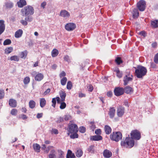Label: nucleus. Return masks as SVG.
Segmentation results:
<instances>
[{
	"instance_id": "nucleus-1",
	"label": "nucleus",
	"mask_w": 158,
	"mask_h": 158,
	"mask_svg": "<svg viewBox=\"0 0 158 158\" xmlns=\"http://www.w3.org/2000/svg\"><path fill=\"white\" fill-rule=\"evenodd\" d=\"M121 144L122 146L124 148H131L134 145V140L130 137H127L125 139H123L121 141Z\"/></svg>"
},
{
	"instance_id": "nucleus-2",
	"label": "nucleus",
	"mask_w": 158,
	"mask_h": 158,
	"mask_svg": "<svg viewBox=\"0 0 158 158\" xmlns=\"http://www.w3.org/2000/svg\"><path fill=\"white\" fill-rule=\"evenodd\" d=\"M147 72V70L145 67L141 65H139L135 69V74L137 78H140L145 76Z\"/></svg>"
},
{
	"instance_id": "nucleus-3",
	"label": "nucleus",
	"mask_w": 158,
	"mask_h": 158,
	"mask_svg": "<svg viewBox=\"0 0 158 158\" xmlns=\"http://www.w3.org/2000/svg\"><path fill=\"white\" fill-rule=\"evenodd\" d=\"M122 138V133L119 132H113L110 136V138L111 140L118 142Z\"/></svg>"
},
{
	"instance_id": "nucleus-4",
	"label": "nucleus",
	"mask_w": 158,
	"mask_h": 158,
	"mask_svg": "<svg viewBox=\"0 0 158 158\" xmlns=\"http://www.w3.org/2000/svg\"><path fill=\"white\" fill-rule=\"evenodd\" d=\"M131 137L133 140H139L141 138V133L139 131L137 130H132L130 133Z\"/></svg>"
},
{
	"instance_id": "nucleus-5",
	"label": "nucleus",
	"mask_w": 158,
	"mask_h": 158,
	"mask_svg": "<svg viewBox=\"0 0 158 158\" xmlns=\"http://www.w3.org/2000/svg\"><path fill=\"white\" fill-rule=\"evenodd\" d=\"M25 15H32L34 13L33 8L31 6H27L24 8Z\"/></svg>"
},
{
	"instance_id": "nucleus-6",
	"label": "nucleus",
	"mask_w": 158,
	"mask_h": 158,
	"mask_svg": "<svg viewBox=\"0 0 158 158\" xmlns=\"http://www.w3.org/2000/svg\"><path fill=\"white\" fill-rule=\"evenodd\" d=\"M68 127L69 132L68 133V135H69L70 133L72 134L78 132V127L76 124H71L69 125Z\"/></svg>"
},
{
	"instance_id": "nucleus-7",
	"label": "nucleus",
	"mask_w": 158,
	"mask_h": 158,
	"mask_svg": "<svg viewBox=\"0 0 158 158\" xmlns=\"http://www.w3.org/2000/svg\"><path fill=\"white\" fill-rule=\"evenodd\" d=\"M146 5V2L144 0H140L138 2L137 6L139 11H143L145 9Z\"/></svg>"
},
{
	"instance_id": "nucleus-8",
	"label": "nucleus",
	"mask_w": 158,
	"mask_h": 158,
	"mask_svg": "<svg viewBox=\"0 0 158 158\" xmlns=\"http://www.w3.org/2000/svg\"><path fill=\"white\" fill-rule=\"evenodd\" d=\"M31 15H25V20L22 19L20 21V23L21 24L23 25L26 26L27 25V22H31L33 20V17Z\"/></svg>"
},
{
	"instance_id": "nucleus-9",
	"label": "nucleus",
	"mask_w": 158,
	"mask_h": 158,
	"mask_svg": "<svg viewBox=\"0 0 158 158\" xmlns=\"http://www.w3.org/2000/svg\"><path fill=\"white\" fill-rule=\"evenodd\" d=\"M124 89L120 87L115 88L114 90V95L117 96L123 95L124 93Z\"/></svg>"
},
{
	"instance_id": "nucleus-10",
	"label": "nucleus",
	"mask_w": 158,
	"mask_h": 158,
	"mask_svg": "<svg viewBox=\"0 0 158 158\" xmlns=\"http://www.w3.org/2000/svg\"><path fill=\"white\" fill-rule=\"evenodd\" d=\"M76 27V24L72 23H67L65 25V29L68 31L73 30Z\"/></svg>"
},
{
	"instance_id": "nucleus-11",
	"label": "nucleus",
	"mask_w": 158,
	"mask_h": 158,
	"mask_svg": "<svg viewBox=\"0 0 158 158\" xmlns=\"http://www.w3.org/2000/svg\"><path fill=\"white\" fill-rule=\"evenodd\" d=\"M124 108L122 106H120L117 110V115L119 117H121L124 113Z\"/></svg>"
},
{
	"instance_id": "nucleus-12",
	"label": "nucleus",
	"mask_w": 158,
	"mask_h": 158,
	"mask_svg": "<svg viewBox=\"0 0 158 158\" xmlns=\"http://www.w3.org/2000/svg\"><path fill=\"white\" fill-rule=\"evenodd\" d=\"M133 76L132 75L130 77H128L127 75H126L123 78L124 85H127L128 83L132 81L133 80Z\"/></svg>"
},
{
	"instance_id": "nucleus-13",
	"label": "nucleus",
	"mask_w": 158,
	"mask_h": 158,
	"mask_svg": "<svg viewBox=\"0 0 158 158\" xmlns=\"http://www.w3.org/2000/svg\"><path fill=\"white\" fill-rule=\"evenodd\" d=\"M112 152L108 149L105 150L103 152V156L106 158H109L112 156Z\"/></svg>"
},
{
	"instance_id": "nucleus-14",
	"label": "nucleus",
	"mask_w": 158,
	"mask_h": 158,
	"mask_svg": "<svg viewBox=\"0 0 158 158\" xmlns=\"http://www.w3.org/2000/svg\"><path fill=\"white\" fill-rule=\"evenodd\" d=\"M115 109L114 107H110L108 112V114L110 117L111 118H113L115 114Z\"/></svg>"
},
{
	"instance_id": "nucleus-15",
	"label": "nucleus",
	"mask_w": 158,
	"mask_h": 158,
	"mask_svg": "<svg viewBox=\"0 0 158 158\" xmlns=\"http://www.w3.org/2000/svg\"><path fill=\"white\" fill-rule=\"evenodd\" d=\"M60 16L64 18H69L70 16V14L67 10H63L60 12Z\"/></svg>"
},
{
	"instance_id": "nucleus-16",
	"label": "nucleus",
	"mask_w": 158,
	"mask_h": 158,
	"mask_svg": "<svg viewBox=\"0 0 158 158\" xmlns=\"http://www.w3.org/2000/svg\"><path fill=\"white\" fill-rule=\"evenodd\" d=\"M9 104L12 107H15L17 105V102L14 99H10L9 101Z\"/></svg>"
},
{
	"instance_id": "nucleus-17",
	"label": "nucleus",
	"mask_w": 158,
	"mask_h": 158,
	"mask_svg": "<svg viewBox=\"0 0 158 158\" xmlns=\"http://www.w3.org/2000/svg\"><path fill=\"white\" fill-rule=\"evenodd\" d=\"M44 77V76L42 73H38L35 75V79L36 81H40L43 79Z\"/></svg>"
},
{
	"instance_id": "nucleus-18",
	"label": "nucleus",
	"mask_w": 158,
	"mask_h": 158,
	"mask_svg": "<svg viewBox=\"0 0 158 158\" xmlns=\"http://www.w3.org/2000/svg\"><path fill=\"white\" fill-rule=\"evenodd\" d=\"M4 6L6 9H10L14 6V3L12 2L9 1L5 3Z\"/></svg>"
},
{
	"instance_id": "nucleus-19",
	"label": "nucleus",
	"mask_w": 158,
	"mask_h": 158,
	"mask_svg": "<svg viewBox=\"0 0 158 158\" xmlns=\"http://www.w3.org/2000/svg\"><path fill=\"white\" fill-rule=\"evenodd\" d=\"M17 5L19 8H22L27 5V2L25 0H19L17 2Z\"/></svg>"
},
{
	"instance_id": "nucleus-20",
	"label": "nucleus",
	"mask_w": 158,
	"mask_h": 158,
	"mask_svg": "<svg viewBox=\"0 0 158 158\" xmlns=\"http://www.w3.org/2000/svg\"><path fill=\"white\" fill-rule=\"evenodd\" d=\"M102 137L100 135H95L90 137V139L93 141H98L102 140Z\"/></svg>"
},
{
	"instance_id": "nucleus-21",
	"label": "nucleus",
	"mask_w": 158,
	"mask_h": 158,
	"mask_svg": "<svg viewBox=\"0 0 158 158\" xmlns=\"http://www.w3.org/2000/svg\"><path fill=\"white\" fill-rule=\"evenodd\" d=\"M3 20H0V35L3 32L5 29V25Z\"/></svg>"
},
{
	"instance_id": "nucleus-22",
	"label": "nucleus",
	"mask_w": 158,
	"mask_h": 158,
	"mask_svg": "<svg viewBox=\"0 0 158 158\" xmlns=\"http://www.w3.org/2000/svg\"><path fill=\"white\" fill-rule=\"evenodd\" d=\"M59 95L61 99V102L65 101V98L66 96L65 92L63 90H61L59 92Z\"/></svg>"
},
{
	"instance_id": "nucleus-23",
	"label": "nucleus",
	"mask_w": 158,
	"mask_h": 158,
	"mask_svg": "<svg viewBox=\"0 0 158 158\" xmlns=\"http://www.w3.org/2000/svg\"><path fill=\"white\" fill-rule=\"evenodd\" d=\"M124 89V91L125 93L127 94H129L133 92L134 89L131 87L129 86H126Z\"/></svg>"
},
{
	"instance_id": "nucleus-24",
	"label": "nucleus",
	"mask_w": 158,
	"mask_h": 158,
	"mask_svg": "<svg viewBox=\"0 0 158 158\" xmlns=\"http://www.w3.org/2000/svg\"><path fill=\"white\" fill-rule=\"evenodd\" d=\"M104 130L106 135H109L111 132L112 129L108 125L105 126Z\"/></svg>"
},
{
	"instance_id": "nucleus-25",
	"label": "nucleus",
	"mask_w": 158,
	"mask_h": 158,
	"mask_svg": "<svg viewBox=\"0 0 158 158\" xmlns=\"http://www.w3.org/2000/svg\"><path fill=\"white\" fill-rule=\"evenodd\" d=\"M23 33V31L22 29H19L16 31L15 34V36L16 38H19L21 37Z\"/></svg>"
},
{
	"instance_id": "nucleus-26",
	"label": "nucleus",
	"mask_w": 158,
	"mask_h": 158,
	"mask_svg": "<svg viewBox=\"0 0 158 158\" xmlns=\"http://www.w3.org/2000/svg\"><path fill=\"white\" fill-rule=\"evenodd\" d=\"M56 151L55 150L52 149L48 155L49 158H56Z\"/></svg>"
},
{
	"instance_id": "nucleus-27",
	"label": "nucleus",
	"mask_w": 158,
	"mask_h": 158,
	"mask_svg": "<svg viewBox=\"0 0 158 158\" xmlns=\"http://www.w3.org/2000/svg\"><path fill=\"white\" fill-rule=\"evenodd\" d=\"M33 148L35 151L37 152H39L40 151V147L37 143H34L33 144Z\"/></svg>"
},
{
	"instance_id": "nucleus-28",
	"label": "nucleus",
	"mask_w": 158,
	"mask_h": 158,
	"mask_svg": "<svg viewBox=\"0 0 158 158\" xmlns=\"http://www.w3.org/2000/svg\"><path fill=\"white\" fill-rule=\"evenodd\" d=\"M46 101L45 99L44 98H41L40 100V106L42 108L44 107L46 105Z\"/></svg>"
},
{
	"instance_id": "nucleus-29",
	"label": "nucleus",
	"mask_w": 158,
	"mask_h": 158,
	"mask_svg": "<svg viewBox=\"0 0 158 158\" xmlns=\"http://www.w3.org/2000/svg\"><path fill=\"white\" fill-rule=\"evenodd\" d=\"M139 12L138 10L136 9H134L133 10V17L134 19L137 18L139 16Z\"/></svg>"
},
{
	"instance_id": "nucleus-30",
	"label": "nucleus",
	"mask_w": 158,
	"mask_h": 158,
	"mask_svg": "<svg viewBox=\"0 0 158 158\" xmlns=\"http://www.w3.org/2000/svg\"><path fill=\"white\" fill-rule=\"evenodd\" d=\"M36 103L33 100L30 101L29 102V106L30 108L33 109L35 106Z\"/></svg>"
},
{
	"instance_id": "nucleus-31",
	"label": "nucleus",
	"mask_w": 158,
	"mask_h": 158,
	"mask_svg": "<svg viewBox=\"0 0 158 158\" xmlns=\"http://www.w3.org/2000/svg\"><path fill=\"white\" fill-rule=\"evenodd\" d=\"M58 50L56 49H54L52 51V57H55L58 55Z\"/></svg>"
},
{
	"instance_id": "nucleus-32",
	"label": "nucleus",
	"mask_w": 158,
	"mask_h": 158,
	"mask_svg": "<svg viewBox=\"0 0 158 158\" xmlns=\"http://www.w3.org/2000/svg\"><path fill=\"white\" fill-rule=\"evenodd\" d=\"M115 62L118 65H120L123 63V61L121 58L119 57H117L116 58L115 60Z\"/></svg>"
},
{
	"instance_id": "nucleus-33",
	"label": "nucleus",
	"mask_w": 158,
	"mask_h": 158,
	"mask_svg": "<svg viewBox=\"0 0 158 158\" xmlns=\"http://www.w3.org/2000/svg\"><path fill=\"white\" fill-rule=\"evenodd\" d=\"M13 48L12 47H10L6 48L5 50V53L6 54H9L13 51Z\"/></svg>"
},
{
	"instance_id": "nucleus-34",
	"label": "nucleus",
	"mask_w": 158,
	"mask_h": 158,
	"mask_svg": "<svg viewBox=\"0 0 158 158\" xmlns=\"http://www.w3.org/2000/svg\"><path fill=\"white\" fill-rule=\"evenodd\" d=\"M83 151L82 150L79 149H78L76 152V156L78 157H80L82 156L83 155Z\"/></svg>"
},
{
	"instance_id": "nucleus-35",
	"label": "nucleus",
	"mask_w": 158,
	"mask_h": 158,
	"mask_svg": "<svg viewBox=\"0 0 158 158\" xmlns=\"http://www.w3.org/2000/svg\"><path fill=\"white\" fill-rule=\"evenodd\" d=\"M67 80V79L66 77H63L60 80L61 84L63 86L65 85H66Z\"/></svg>"
},
{
	"instance_id": "nucleus-36",
	"label": "nucleus",
	"mask_w": 158,
	"mask_h": 158,
	"mask_svg": "<svg viewBox=\"0 0 158 158\" xmlns=\"http://www.w3.org/2000/svg\"><path fill=\"white\" fill-rule=\"evenodd\" d=\"M152 26L154 28H156L158 27V20H155L152 21L151 22Z\"/></svg>"
},
{
	"instance_id": "nucleus-37",
	"label": "nucleus",
	"mask_w": 158,
	"mask_h": 158,
	"mask_svg": "<svg viewBox=\"0 0 158 158\" xmlns=\"http://www.w3.org/2000/svg\"><path fill=\"white\" fill-rule=\"evenodd\" d=\"M30 81V78L28 77H25L23 80V82L25 85L28 84Z\"/></svg>"
},
{
	"instance_id": "nucleus-38",
	"label": "nucleus",
	"mask_w": 158,
	"mask_h": 158,
	"mask_svg": "<svg viewBox=\"0 0 158 158\" xmlns=\"http://www.w3.org/2000/svg\"><path fill=\"white\" fill-rule=\"evenodd\" d=\"M27 52L26 50L21 52L20 55L21 58H23L24 57L25 58L27 55Z\"/></svg>"
},
{
	"instance_id": "nucleus-39",
	"label": "nucleus",
	"mask_w": 158,
	"mask_h": 158,
	"mask_svg": "<svg viewBox=\"0 0 158 158\" xmlns=\"http://www.w3.org/2000/svg\"><path fill=\"white\" fill-rule=\"evenodd\" d=\"M94 145H91L88 148V151L89 152L91 153H94Z\"/></svg>"
},
{
	"instance_id": "nucleus-40",
	"label": "nucleus",
	"mask_w": 158,
	"mask_h": 158,
	"mask_svg": "<svg viewBox=\"0 0 158 158\" xmlns=\"http://www.w3.org/2000/svg\"><path fill=\"white\" fill-rule=\"evenodd\" d=\"M115 71L116 73L117 76L119 78L122 77V73L118 69L116 70Z\"/></svg>"
},
{
	"instance_id": "nucleus-41",
	"label": "nucleus",
	"mask_w": 158,
	"mask_h": 158,
	"mask_svg": "<svg viewBox=\"0 0 158 158\" xmlns=\"http://www.w3.org/2000/svg\"><path fill=\"white\" fill-rule=\"evenodd\" d=\"M67 153L70 157V158H75V156L74 154L72 153V151L71 150L69 149L68 150Z\"/></svg>"
},
{
	"instance_id": "nucleus-42",
	"label": "nucleus",
	"mask_w": 158,
	"mask_h": 158,
	"mask_svg": "<svg viewBox=\"0 0 158 158\" xmlns=\"http://www.w3.org/2000/svg\"><path fill=\"white\" fill-rule=\"evenodd\" d=\"M73 87L72 83L71 81H69L67 83L66 88L69 90L71 89Z\"/></svg>"
},
{
	"instance_id": "nucleus-43",
	"label": "nucleus",
	"mask_w": 158,
	"mask_h": 158,
	"mask_svg": "<svg viewBox=\"0 0 158 158\" xmlns=\"http://www.w3.org/2000/svg\"><path fill=\"white\" fill-rule=\"evenodd\" d=\"M10 59L11 60H14L17 61L19 60V57L17 56H11Z\"/></svg>"
},
{
	"instance_id": "nucleus-44",
	"label": "nucleus",
	"mask_w": 158,
	"mask_h": 158,
	"mask_svg": "<svg viewBox=\"0 0 158 158\" xmlns=\"http://www.w3.org/2000/svg\"><path fill=\"white\" fill-rule=\"evenodd\" d=\"M77 132H74L72 133L73 134H71L70 135V137L71 139H74L75 138H77L78 137V135L77 134Z\"/></svg>"
},
{
	"instance_id": "nucleus-45",
	"label": "nucleus",
	"mask_w": 158,
	"mask_h": 158,
	"mask_svg": "<svg viewBox=\"0 0 158 158\" xmlns=\"http://www.w3.org/2000/svg\"><path fill=\"white\" fill-rule=\"evenodd\" d=\"M11 43V40L9 39L6 40L3 42V44L4 45H9Z\"/></svg>"
},
{
	"instance_id": "nucleus-46",
	"label": "nucleus",
	"mask_w": 158,
	"mask_h": 158,
	"mask_svg": "<svg viewBox=\"0 0 158 158\" xmlns=\"http://www.w3.org/2000/svg\"><path fill=\"white\" fill-rule=\"evenodd\" d=\"M61 102L60 103V108L61 109H64L66 106V104L64 102Z\"/></svg>"
},
{
	"instance_id": "nucleus-47",
	"label": "nucleus",
	"mask_w": 158,
	"mask_h": 158,
	"mask_svg": "<svg viewBox=\"0 0 158 158\" xmlns=\"http://www.w3.org/2000/svg\"><path fill=\"white\" fill-rule=\"evenodd\" d=\"M79 131L81 133H84L86 131V128L83 126L81 127H79Z\"/></svg>"
},
{
	"instance_id": "nucleus-48",
	"label": "nucleus",
	"mask_w": 158,
	"mask_h": 158,
	"mask_svg": "<svg viewBox=\"0 0 158 158\" xmlns=\"http://www.w3.org/2000/svg\"><path fill=\"white\" fill-rule=\"evenodd\" d=\"M17 113V110L15 109H12L10 112V114L13 115H16Z\"/></svg>"
},
{
	"instance_id": "nucleus-49",
	"label": "nucleus",
	"mask_w": 158,
	"mask_h": 158,
	"mask_svg": "<svg viewBox=\"0 0 158 158\" xmlns=\"http://www.w3.org/2000/svg\"><path fill=\"white\" fill-rule=\"evenodd\" d=\"M154 61L155 63L156 64H158V52L155 56Z\"/></svg>"
},
{
	"instance_id": "nucleus-50",
	"label": "nucleus",
	"mask_w": 158,
	"mask_h": 158,
	"mask_svg": "<svg viewBox=\"0 0 158 158\" xmlns=\"http://www.w3.org/2000/svg\"><path fill=\"white\" fill-rule=\"evenodd\" d=\"M64 119L63 118L60 117L57 118L56 122L57 123H60L64 121Z\"/></svg>"
},
{
	"instance_id": "nucleus-51",
	"label": "nucleus",
	"mask_w": 158,
	"mask_h": 158,
	"mask_svg": "<svg viewBox=\"0 0 158 158\" xmlns=\"http://www.w3.org/2000/svg\"><path fill=\"white\" fill-rule=\"evenodd\" d=\"M4 92L3 90H0V99H2L4 97Z\"/></svg>"
},
{
	"instance_id": "nucleus-52",
	"label": "nucleus",
	"mask_w": 158,
	"mask_h": 158,
	"mask_svg": "<svg viewBox=\"0 0 158 158\" xmlns=\"http://www.w3.org/2000/svg\"><path fill=\"white\" fill-rule=\"evenodd\" d=\"M71 116L69 115H65L64 116V120H65V121H68L69 119H71Z\"/></svg>"
},
{
	"instance_id": "nucleus-53",
	"label": "nucleus",
	"mask_w": 158,
	"mask_h": 158,
	"mask_svg": "<svg viewBox=\"0 0 158 158\" xmlns=\"http://www.w3.org/2000/svg\"><path fill=\"white\" fill-rule=\"evenodd\" d=\"M52 106L54 108L55 107L56 104V100L55 98H53L52 99Z\"/></svg>"
},
{
	"instance_id": "nucleus-54",
	"label": "nucleus",
	"mask_w": 158,
	"mask_h": 158,
	"mask_svg": "<svg viewBox=\"0 0 158 158\" xmlns=\"http://www.w3.org/2000/svg\"><path fill=\"white\" fill-rule=\"evenodd\" d=\"M95 133L97 135H100L101 133V130L100 129H96L95 131Z\"/></svg>"
},
{
	"instance_id": "nucleus-55",
	"label": "nucleus",
	"mask_w": 158,
	"mask_h": 158,
	"mask_svg": "<svg viewBox=\"0 0 158 158\" xmlns=\"http://www.w3.org/2000/svg\"><path fill=\"white\" fill-rule=\"evenodd\" d=\"M50 91V88H48L46 91H45L43 94L44 96L47 95L48 94Z\"/></svg>"
},
{
	"instance_id": "nucleus-56",
	"label": "nucleus",
	"mask_w": 158,
	"mask_h": 158,
	"mask_svg": "<svg viewBox=\"0 0 158 158\" xmlns=\"http://www.w3.org/2000/svg\"><path fill=\"white\" fill-rule=\"evenodd\" d=\"M64 60L69 62L70 61V60L69 59V57L68 55H66L64 57Z\"/></svg>"
},
{
	"instance_id": "nucleus-57",
	"label": "nucleus",
	"mask_w": 158,
	"mask_h": 158,
	"mask_svg": "<svg viewBox=\"0 0 158 158\" xmlns=\"http://www.w3.org/2000/svg\"><path fill=\"white\" fill-rule=\"evenodd\" d=\"M139 34L145 37L146 35V33L144 31H141L139 33Z\"/></svg>"
},
{
	"instance_id": "nucleus-58",
	"label": "nucleus",
	"mask_w": 158,
	"mask_h": 158,
	"mask_svg": "<svg viewBox=\"0 0 158 158\" xmlns=\"http://www.w3.org/2000/svg\"><path fill=\"white\" fill-rule=\"evenodd\" d=\"M93 89H94L92 85H89V87H88V88L89 91L91 92L93 91Z\"/></svg>"
},
{
	"instance_id": "nucleus-59",
	"label": "nucleus",
	"mask_w": 158,
	"mask_h": 158,
	"mask_svg": "<svg viewBox=\"0 0 158 158\" xmlns=\"http://www.w3.org/2000/svg\"><path fill=\"white\" fill-rule=\"evenodd\" d=\"M113 94L111 91H109L106 93V95L109 97H111L112 96Z\"/></svg>"
},
{
	"instance_id": "nucleus-60",
	"label": "nucleus",
	"mask_w": 158,
	"mask_h": 158,
	"mask_svg": "<svg viewBox=\"0 0 158 158\" xmlns=\"http://www.w3.org/2000/svg\"><path fill=\"white\" fill-rule=\"evenodd\" d=\"M66 75V73L64 71H62L61 73L60 74L59 76L60 78L62 77H64Z\"/></svg>"
},
{
	"instance_id": "nucleus-61",
	"label": "nucleus",
	"mask_w": 158,
	"mask_h": 158,
	"mask_svg": "<svg viewBox=\"0 0 158 158\" xmlns=\"http://www.w3.org/2000/svg\"><path fill=\"white\" fill-rule=\"evenodd\" d=\"M46 5V2H43L41 5V6L42 7L43 9L45 8V6Z\"/></svg>"
},
{
	"instance_id": "nucleus-62",
	"label": "nucleus",
	"mask_w": 158,
	"mask_h": 158,
	"mask_svg": "<svg viewBox=\"0 0 158 158\" xmlns=\"http://www.w3.org/2000/svg\"><path fill=\"white\" fill-rule=\"evenodd\" d=\"M52 132L55 134H57L58 133V131L57 129H52Z\"/></svg>"
},
{
	"instance_id": "nucleus-63",
	"label": "nucleus",
	"mask_w": 158,
	"mask_h": 158,
	"mask_svg": "<svg viewBox=\"0 0 158 158\" xmlns=\"http://www.w3.org/2000/svg\"><path fill=\"white\" fill-rule=\"evenodd\" d=\"M21 118L23 120L26 119L27 118V116L25 114H22L21 115Z\"/></svg>"
},
{
	"instance_id": "nucleus-64",
	"label": "nucleus",
	"mask_w": 158,
	"mask_h": 158,
	"mask_svg": "<svg viewBox=\"0 0 158 158\" xmlns=\"http://www.w3.org/2000/svg\"><path fill=\"white\" fill-rule=\"evenodd\" d=\"M43 116V114L42 113H38L36 116V117L38 118H41Z\"/></svg>"
}]
</instances>
